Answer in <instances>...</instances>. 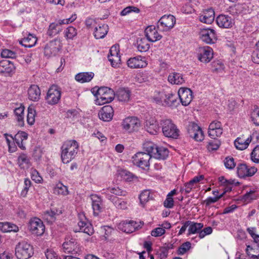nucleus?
Segmentation results:
<instances>
[{
  "label": "nucleus",
  "mask_w": 259,
  "mask_h": 259,
  "mask_svg": "<svg viewBox=\"0 0 259 259\" xmlns=\"http://www.w3.org/2000/svg\"><path fill=\"white\" fill-rule=\"evenodd\" d=\"M165 97V93L157 92L153 97L154 101L157 104H164V99Z\"/></svg>",
  "instance_id": "57"
},
{
  "label": "nucleus",
  "mask_w": 259,
  "mask_h": 259,
  "mask_svg": "<svg viewBox=\"0 0 259 259\" xmlns=\"http://www.w3.org/2000/svg\"><path fill=\"white\" fill-rule=\"evenodd\" d=\"M176 23V18L171 15H164L157 22V27L161 31H167L170 30Z\"/></svg>",
  "instance_id": "9"
},
{
  "label": "nucleus",
  "mask_w": 259,
  "mask_h": 259,
  "mask_svg": "<svg viewBox=\"0 0 259 259\" xmlns=\"http://www.w3.org/2000/svg\"><path fill=\"white\" fill-rule=\"evenodd\" d=\"M1 56L3 58H14L16 57V53L8 49H5L2 51L1 52Z\"/></svg>",
  "instance_id": "59"
},
{
  "label": "nucleus",
  "mask_w": 259,
  "mask_h": 259,
  "mask_svg": "<svg viewBox=\"0 0 259 259\" xmlns=\"http://www.w3.org/2000/svg\"><path fill=\"white\" fill-rule=\"evenodd\" d=\"M168 81L174 84H182L185 82V79L182 74L174 72L170 74L168 77Z\"/></svg>",
  "instance_id": "38"
},
{
  "label": "nucleus",
  "mask_w": 259,
  "mask_h": 259,
  "mask_svg": "<svg viewBox=\"0 0 259 259\" xmlns=\"http://www.w3.org/2000/svg\"><path fill=\"white\" fill-rule=\"evenodd\" d=\"M214 19V12L212 9H208L203 12L199 16V20L203 23L211 24Z\"/></svg>",
  "instance_id": "30"
},
{
  "label": "nucleus",
  "mask_w": 259,
  "mask_h": 259,
  "mask_svg": "<svg viewBox=\"0 0 259 259\" xmlns=\"http://www.w3.org/2000/svg\"><path fill=\"white\" fill-rule=\"evenodd\" d=\"M28 227L31 233L36 236L42 235L45 230V227L42 221L37 218L30 219Z\"/></svg>",
  "instance_id": "11"
},
{
  "label": "nucleus",
  "mask_w": 259,
  "mask_h": 259,
  "mask_svg": "<svg viewBox=\"0 0 259 259\" xmlns=\"http://www.w3.org/2000/svg\"><path fill=\"white\" fill-rule=\"evenodd\" d=\"M200 37L203 41L208 44H214L217 40L215 31L210 28L202 29L200 32Z\"/></svg>",
  "instance_id": "14"
},
{
  "label": "nucleus",
  "mask_w": 259,
  "mask_h": 259,
  "mask_svg": "<svg viewBox=\"0 0 259 259\" xmlns=\"http://www.w3.org/2000/svg\"><path fill=\"white\" fill-rule=\"evenodd\" d=\"M165 232L164 229L162 228H157L151 231V234L154 237L161 236Z\"/></svg>",
  "instance_id": "64"
},
{
  "label": "nucleus",
  "mask_w": 259,
  "mask_h": 259,
  "mask_svg": "<svg viewBox=\"0 0 259 259\" xmlns=\"http://www.w3.org/2000/svg\"><path fill=\"white\" fill-rule=\"evenodd\" d=\"M251 118L253 123L259 126V108H255L251 114Z\"/></svg>",
  "instance_id": "53"
},
{
  "label": "nucleus",
  "mask_w": 259,
  "mask_h": 259,
  "mask_svg": "<svg viewBox=\"0 0 259 259\" xmlns=\"http://www.w3.org/2000/svg\"><path fill=\"white\" fill-rule=\"evenodd\" d=\"M28 98L32 101H38L40 99V90L38 85L33 84L30 86L27 91Z\"/></svg>",
  "instance_id": "28"
},
{
  "label": "nucleus",
  "mask_w": 259,
  "mask_h": 259,
  "mask_svg": "<svg viewBox=\"0 0 259 259\" xmlns=\"http://www.w3.org/2000/svg\"><path fill=\"white\" fill-rule=\"evenodd\" d=\"M160 125L165 137L172 139L178 138L179 136V130L171 119H162L160 121Z\"/></svg>",
  "instance_id": "3"
},
{
  "label": "nucleus",
  "mask_w": 259,
  "mask_h": 259,
  "mask_svg": "<svg viewBox=\"0 0 259 259\" xmlns=\"http://www.w3.org/2000/svg\"><path fill=\"white\" fill-rule=\"evenodd\" d=\"M76 15L73 14L69 18L60 20L57 23H52L49 27L47 34L50 36H54L62 30V24H68L72 22L76 19Z\"/></svg>",
  "instance_id": "7"
},
{
  "label": "nucleus",
  "mask_w": 259,
  "mask_h": 259,
  "mask_svg": "<svg viewBox=\"0 0 259 259\" xmlns=\"http://www.w3.org/2000/svg\"><path fill=\"white\" fill-rule=\"evenodd\" d=\"M114 110L110 105L103 106L100 110L98 116L101 120L104 121H110L113 118Z\"/></svg>",
  "instance_id": "21"
},
{
  "label": "nucleus",
  "mask_w": 259,
  "mask_h": 259,
  "mask_svg": "<svg viewBox=\"0 0 259 259\" xmlns=\"http://www.w3.org/2000/svg\"><path fill=\"white\" fill-rule=\"evenodd\" d=\"M120 175L123 179L126 181H131L135 178V176L132 173L126 170H122Z\"/></svg>",
  "instance_id": "55"
},
{
  "label": "nucleus",
  "mask_w": 259,
  "mask_h": 259,
  "mask_svg": "<svg viewBox=\"0 0 259 259\" xmlns=\"http://www.w3.org/2000/svg\"><path fill=\"white\" fill-rule=\"evenodd\" d=\"M64 251L71 253L72 255L79 254L82 251L81 247L79 246L75 239L67 238L62 245Z\"/></svg>",
  "instance_id": "8"
},
{
  "label": "nucleus",
  "mask_w": 259,
  "mask_h": 259,
  "mask_svg": "<svg viewBox=\"0 0 259 259\" xmlns=\"http://www.w3.org/2000/svg\"><path fill=\"white\" fill-rule=\"evenodd\" d=\"M10 137L12 140L15 141L16 143L21 149L24 150L25 149L23 141L26 140L28 138V134L26 132L19 131L15 135L14 137L11 136H10Z\"/></svg>",
  "instance_id": "29"
},
{
  "label": "nucleus",
  "mask_w": 259,
  "mask_h": 259,
  "mask_svg": "<svg viewBox=\"0 0 259 259\" xmlns=\"http://www.w3.org/2000/svg\"><path fill=\"white\" fill-rule=\"evenodd\" d=\"M127 65L131 68H140L146 66L147 64L142 57L139 56L130 58L127 61Z\"/></svg>",
  "instance_id": "26"
},
{
  "label": "nucleus",
  "mask_w": 259,
  "mask_h": 259,
  "mask_svg": "<svg viewBox=\"0 0 259 259\" xmlns=\"http://www.w3.org/2000/svg\"><path fill=\"white\" fill-rule=\"evenodd\" d=\"M78 150V145L75 140L64 143L61 147V159L64 163H68L73 159Z\"/></svg>",
  "instance_id": "1"
},
{
  "label": "nucleus",
  "mask_w": 259,
  "mask_h": 259,
  "mask_svg": "<svg viewBox=\"0 0 259 259\" xmlns=\"http://www.w3.org/2000/svg\"><path fill=\"white\" fill-rule=\"evenodd\" d=\"M247 231L254 239L255 243H258L259 241V235L255 233V228L253 227L248 228Z\"/></svg>",
  "instance_id": "63"
},
{
  "label": "nucleus",
  "mask_w": 259,
  "mask_h": 259,
  "mask_svg": "<svg viewBox=\"0 0 259 259\" xmlns=\"http://www.w3.org/2000/svg\"><path fill=\"white\" fill-rule=\"evenodd\" d=\"M108 200L111 201L115 207L118 209H125L129 206L127 201L118 197H111L108 195Z\"/></svg>",
  "instance_id": "34"
},
{
  "label": "nucleus",
  "mask_w": 259,
  "mask_h": 259,
  "mask_svg": "<svg viewBox=\"0 0 259 259\" xmlns=\"http://www.w3.org/2000/svg\"><path fill=\"white\" fill-rule=\"evenodd\" d=\"M256 48L252 54V61L257 64H259V40L256 44Z\"/></svg>",
  "instance_id": "58"
},
{
  "label": "nucleus",
  "mask_w": 259,
  "mask_h": 259,
  "mask_svg": "<svg viewBox=\"0 0 259 259\" xmlns=\"http://www.w3.org/2000/svg\"><path fill=\"white\" fill-rule=\"evenodd\" d=\"M250 142L251 139L250 138H247V139L238 138L234 141V145L237 149L242 150L245 149L248 147Z\"/></svg>",
  "instance_id": "39"
},
{
  "label": "nucleus",
  "mask_w": 259,
  "mask_h": 259,
  "mask_svg": "<svg viewBox=\"0 0 259 259\" xmlns=\"http://www.w3.org/2000/svg\"><path fill=\"white\" fill-rule=\"evenodd\" d=\"M148 41L145 38H138L137 39V48L138 50L140 52H146L147 51L150 47Z\"/></svg>",
  "instance_id": "40"
},
{
  "label": "nucleus",
  "mask_w": 259,
  "mask_h": 259,
  "mask_svg": "<svg viewBox=\"0 0 259 259\" xmlns=\"http://www.w3.org/2000/svg\"><path fill=\"white\" fill-rule=\"evenodd\" d=\"M108 60L110 62L111 65L113 67H116L120 63V56L119 54L115 56L108 55Z\"/></svg>",
  "instance_id": "46"
},
{
  "label": "nucleus",
  "mask_w": 259,
  "mask_h": 259,
  "mask_svg": "<svg viewBox=\"0 0 259 259\" xmlns=\"http://www.w3.org/2000/svg\"><path fill=\"white\" fill-rule=\"evenodd\" d=\"M31 182L28 179H25L24 180V188L21 191V195L22 197H25L27 194L29 188L30 187Z\"/></svg>",
  "instance_id": "61"
},
{
  "label": "nucleus",
  "mask_w": 259,
  "mask_h": 259,
  "mask_svg": "<svg viewBox=\"0 0 259 259\" xmlns=\"http://www.w3.org/2000/svg\"><path fill=\"white\" fill-rule=\"evenodd\" d=\"M102 194L105 195L106 198L108 199V195L112 197H117V196H124L126 195V192L122 190L118 186H114L109 187L106 189H103Z\"/></svg>",
  "instance_id": "20"
},
{
  "label": "nucleus",
  "mask_w": 259,
  "mask_h": 259,
  "mask_svg": "<svg viewBox=\"0 0 259 259\" xmlns=\"http://www.w3.org/2000/svg\"><path fill=\"white\" fill-rule=\"evenodd\" d=\"M76 34V30L72 26L68 27L65 31V36L68 39H73Z\"/></svg>",
  "instance_id": "56"
},
{
  "label": "nucleus",
  "mask_w": 259,
  "mask_h": 259,
  "mask_svg": "<svg viewBox=\"0 0 259 259\" xmlns=\"http://www.w3.org/2000/svg\"><path fill=\"white\" fill-rule=\"evenodd\" d=\"M144 149L151 154L152 157L158 159H165L168 155V150L163 147H158L151 142H147L143 144Z\"/></svg>",
  "instance_id": "2"
},
{
  "label": "nucleus",
  "mask_w": 259,
  "mask_h": 259,
  "mask_svg": "<svg viewBox=\"0 0 259 259\" xmlns=\"http://www.w3.org/2000/svg\"><path fill=\"white\" fill-rule=\"evenodd\" d=\"M151 157L152 156L150 152H139L133 156V162L135 165L144 169L149 167Z\"/></svg>",
  "instance_id": "6"
},
{
  "label": "nucleus",
  "mask_w": 259,
  "mask_h": 259,
  "mask_svg": "<svg viewBox=\"0 0 259 259\" xmlns=\"http://www.w3.org/2000/svg\"><path fill=\"white\" fill-rule=\"evenodd\" d=\"M108 26L107 24H100L96 27L94 31V36L97 39L104 38L108 32Z\"/></svg>",
  "instance_id": "36"
},
{
  "label": "nucleus",
  "mask_w": 259,
  "mask_h": 259,
  "mask_svg": "<svg viewBox=\"0 0 259 259\" xmlns=\"http://www.w3.org/2000/svg\"><path fill=\"white\" fill-rule=\"evenodd\" d=\"M251 160L255 163H259V146H256L250 154Z\"/></svg>",
  "instance_id": "54"
},
{
  "label": "nucleus",
  "mask_w": 259,
  "mask_h": 259,
  "mask_svg": "<svg viewBox=\"0 0 259 259\" xmlns=\"http://www.w3.org/2000/svg\"><path fill=\"white\" fill-rule=\"evenodd\" d=\"M15 69V67L14 64L10 61L4 60L0 61V73L7 75L13 72Z\"/></svg>",
  "instance_id": "27"
},
{
  "label": "nucleus",
  "mask_w": 259,
  "mask_h": 259,
  "mask_svg": "<svg viewBox=\"0 0 259 259\" xmlns=\"http://www.w3.org/2000/svg\"><path fill=\"white\" fill-rule=\"evenodd\" d=\"M55 192L63 195H67L68 194L67 187L62 183L58 184L55 188Z\"/></svg>",
  "instance_id": "47"
},
{
  "label": "nucleus",
  "mask_w": 259,
  "mask_h": 259,
  "mask_svg": "<svg viewBox=\"0 0 259 259\" xmlns=\"http://www.w3.org/2000/svg\"><path fill=\"white\" fill-rule=\"evenodd\" d=\"M118 229L126 233H131L138 229L137 223L134 221L123 222L118 225Z\"/></svg>",
  "instance_id": "25"
},
{
  "label": "nucleus",
  "mask_w": 259,
  "mask_h": 259,
  "mask_svg": "<svg viewBox=\"0 0 259 259\" xmlns=\"http://www.w3.org/2000/svg\"><path fill=\"white\" fill-rule=\"evenodd\" d=\"M24 106L16 108L14 110V113L17 116L16 119L20 126H23L24 125Z\"/></svg>",
  "instance_id": "44"
},
{
  "label": "nucleus",
  "mask_w": 259,
  "mask_h": 259,
  "mask_svg": "<svg viewBox=\"0 0 259 259\" xmlns=\"http://www.w3.org/2000/svg\"><path fill=\"white\" fill-rule=\"evenodd\" d=\"M122 125L124 130L132 133L139 129L141 122L137 117H128L123 120Z\"/></svg>",
  "instance_id": "13"
},
{
  "label": "nucleus",
  "mask_w": 259,
  "mask_h": 259,
  "mask_svg": "<svg viewBox=\"0 0 259 259\" xmlns=\"http://www.w3.org/2000/svg\"><path fill=\"white\" fill-rule=\"evenodd\" d=\"M224 193L220 195V196H214L213 197H209L205 200L204 203L206 204V205L208 206L211 203H213L218 201L219 199L223 197Z\"/></svg>",
  "instance_id": "62"
},
{
  "label": "nucleus",
  "mask_w": 259,
  "mask_h": 259,
  "mask_svg": "<svg viewBox=\"0 0 259 259\" xmlns=\"http://www.w3.org/2000/svg\"><path fill=\"white\" fill-rule=\"evenodd\" d=\"M217 24L220 27L229 28L234 24V20L228 15H220L216 19Z\"/></svg>",
  "instance_id": "22"
},
{
  "label": "nucleus",
  "mask_w": 259,
  "mask_h": 259,
  "mask_svg": "<svg viewBox=\"0 0 259 259\" xmlns=\"http://www.w3.org/2000/svg\"><path fill=\"white\" fill-rule=\"evenodd\" d=\"M94 76V73L92 72H81L75 76V79L81 83L90 81Z\"/></svg>",
  "instance_id": "37"
},
{
  "label": "nucleus",
  "mask_w": 259,
  "mask_h": 259,
  "mask_svg": "<svg viewBox=\"0 0 259 259\" xmlns=\"http://www.w3.org/2000/svg\"><path fill=\"white\" fill-rule=\"evenodd\" d=\"M78 226L79 228V232H82L89 235H92L94 233V229L92 225L87 222L85 218L84 220L80 218V221L78 223Z\"/></svg>",
  "instance_id": "31"
},
{
  "label": "nucleus",
  "mask_w": 259,
  "mask_h": 259,
  "mask_svg": "<svg viewBox=\"0 0 259 259\" xmlns=\"http://www.w3.org/2000/svg\"><path fill=\"white\" fill-rule=\"evenodd\" d=\"M191 247V244L190 242H186L183 243L178 250V254L183 255L189 250Z\"/></svg>",
  "instance_id": "50"
},
{
  "label": "nucleus",
  "mask_w": 259,
  "mask_h": 259,
  "mask_svg": "<svg viewBox=\"0 0 259 259\" xmlns=\"http://www.w3.org/2000/svg\"><path fill=\"white\" fill-rule=\"evenodd\" d=\"M61 96V89L57 85H52L48 91L46 98L47 102L50 105H55L60 101Z\"/></svg>",
  "instance_id": "10"
},
{
  "label": "nucleus",
  "mask_w": 259,
  "mask_h": 259,
  "mask_svg": "<svg viewBox=\"0 0 259 259\" xmlns=\"http://www.w3.org/2000/svg\"><path fill=\"white\" fill-rule=\"evenodd\" d=\"M257 171V168L254 166H250L244 163L238 165L237 174L240 178L251 177Z\"/></svg>",
  "instance_id": "16"
},
{
  "label": "nucleus",
  "mask_w": 259,
  "mask_h": 259,
  "mask_svg": "<svg viewBox=\"0 0 259 259\" xmlns=\"http://www.w3.org/2000/svg\"><path fill=\"white\" fill-rule=\"evenodd\" d=\"M35 113L36 112L34 108L28 107L27 121L29 124L32 125L34 123Z\"/></svg>",
  "instance_id": "45"
},
{
  "label": "nucleus",
  "mask_w": 259,
  "mask_h": 259,
  "mask_svg": "<svg viewBox=\"0 0 259 259\" xmlns=\"http://www.w3.org/2000/svg\"><path fill=\"white\" fill-rule=\"evenodd\" d=\"M178 96L182 105L185 106L191 103L193 98L192 92L188 88H180L178 91Z\"/></svg>",
  "instance_id": "18"
},
{
  "label": "nucleus",
  "mask_w": 259,
  "mask_h": 259,
  "mask_svg": "<svg viewBox=\"0 0 259 259\" xmlns=\"http://www.w3.org/2000/svg\"><path fill=\"white\" fill-rule=\"evenodd\" d=\"M225 167L230 169H232L235 166L234 158L232 157H227L224 160Z\"/></svg>",
  "instance_id": "60"
},
{
  "label": "nucleus",
  "mask_w": 259,
  "mask_h": 259,
  "mask_svg": "<svg viewBox=\"0 0 259 259\" xmlns=\"http://www.w3.org/2000/svg\"><path fill=\"white\" fill-rule=\"evenodd\" d=\"M19 44L26 48H31L35 46L37 42V38L34 35L29 33L27 37L19 40Z\"/></svg>",
  "instance_id": "33"
},
{
  "label": "nucleus",
  "mask_w": 259,
  "mask_h": 259,
  "mask_svg": "<svg viewBox=\"0 0 259 259\" xmlns=\"http://www.w3.org/2000/svg\"><path fill=\"white\" fill-rule=\"evenodd\" d=\"M179 104L177 97L176 94L172 93H165L163 105L170 107H177Z\"/></svg>",
  "instance_id": "32"
},
{
  "label": "nucleus",
  "mask_w": 259,
  "mask_h": 259,
  "mask_svg": "<svg viewBox=\"0 0 259 259\" xmlns=\"http://www.w3.org/2000/svg\"><path fill=\"white\" fill-rule=\"evenodd\" d=\"M213 57L212 49L206 46L199 48L198 49V58L199 60L203 63H208Z\"/></svg>",
  "instance_id": "17"
},
{
  "label": "nucleus",
  "mask_w": 259,
  "mask_h": 259,
  "mask_svg": "<svg viewBox=\"0 0 259 259\" xmlns=\"http://www.w3.org/2000/svg\"><path fill=\"white\" fill-rule=\"evenodd\" d=\"M131 92L128 88H120L116 92V96L120 102H127L130 99Z\"/></svg>",
  "instance_id": "35"
},
{
  "label": "nucleus",
  "mask_w": 259,
  "mask_h": 259,
  "mask_svg": "<svg viewBox=\"0 0 259 259\" xmlns=\"http://www.w3.org/2000/svg\"><path fill=\"white\" fill-rule=\"evenodd\" d=\"M18 163L21 168L25 167L24 164L26 165V166H28L29 163V158L25 154L20 155L18 157Z\"/></svg>",
  "instance_id": "52"
},
{
  "label": "nucleus",
  "mask_w": 259,
  "mask_h": 259,
  "mask_svg": "<svg viewBox=\"0 0 259 259\" xmlns=\"http://www.w3.org/2000/svg\"><path fill=\"white\" fill-rule=\"evenodd\" d=\"M91 199L94 214L97 216L103 211L104 208L102 199L101 197L96 194L91 195Z\"/></svg>",
  "instance_id": "19"
},
{
  "label": "nucleus",
  "mask_w": 259,
  "mask_h": 259,
  "mask_svg": "<svg viewBox=\"0 0 259 259\" xmlns=\"http://www.w3.org/2000/svg\"><path fill=\"white\" fill-rule=\"evenodd\" d=\"M57 212V210H47L44 212L43 218L48 223L52 224L55 221L56 215L59 214Z\"/></svg>",
  "instance_id": "43"
},
{
  "label": "nucleus",
  "mask_w": 259,
  "mask_h": 259,
  "mask_svg": "<svg viewBox=\"0 0 259 259\" xmlns=\"http://www.w3.org/2000/svg\"><path fill=\"white\" fill-rule=\"evenodd\" d=\"M223 133V128H217L213 130H208V134L209 136L213 139L220 137Z\"/></svg>",
  "instance_id": "48"
},
{
  "label": "nucleus",
  "mask_w": 259,
  "mask_h": 259,
  "mask_svg": "<svg viewBox=\"0 0 259 259\" xmlns=\"http://www.w3.org/2000/svg\"><path fill=\"white\" fill-rule=\"evenodd\" d=\"M140 203L144 205L150 199V192L148 190L143 191L139 196Z\"/></svg>",
  "instance_id": "49"
},
{
  "label": "nucleus",
  "mask_w": 259,
  "mask_h": 259,
  "mask_svg": "<svg viewBox=\"0 0 259 259\" xmlns=\"http://www.w3.org/2000/svg\"><path fill=\"white\" fill-rule=\"evenodd\" d=\"M189 223H190V225L189 226L188 230V235L197 233L203 227V224L202 223H195V222H192L190 221H189Z\"/></svg>",
  "instance_id": "42"
},
{
  "label": "nucleus",
  "mask_w": 259,
  "mask_h": 259,
  "mask_svg": "<svg viewBox=\"0 0 259 259\" xmlns=\"http://www.w3.org/2000/svg\"><path fill=\"white\" fill-rule=\"evenodd\" d=\"M100 104H104L112 101L115 97V93L111 89L103 87L99 88L95 95Z\"/></svg>",
  "instance_id": "5"
},
{
  "label": "nucleus",
  "mask_w": 259,
  "mask_h": 259,
  "mask_svg": "<svg viewBox=\"0 0 259 259\" xmlns=\"http://www.w3.org/2000/svg\"><path fill=\"white\" fill-rule=\"evenodd\" d=\"M61 46L60 40L55 39L48 43L44 49V54L46 56L51 57L55 56L61 50Z\"/></svg>",
  "instance_id": "15"
},
{
  "label": "nucleus",
  "mask_w": 259,
  "mask_h": 259,
  "mask_svg": "<svg viewBox=\"0 0 259 259\" xmlns=\"http://www.w3.org/2000/svg\"><path fill=\"white\" fill-rule=\"evenodd\" d=\"M33 253V246L25 241L19 242L15 246V256L18 259H28Z\"/></svg>",
  "instance_id": "4"
},
{
  "label": "nucleus",
  "mask_w": 259,
  "mask_h": 259,
  "mask_svg": "<svg viewBox=\"0 0 259 259\" xmlns=\"http://www.w3.org/2000/svg\"><path fill=\"white\" fill-rule=\"evenodd\" d=\"M0 230L4 232H17L18 231L19 229L18 227L14 224L9 222H0Z\"/></svg>",
  "instance_id": "41"
},
{
  "label": "nucleus",
  "mask_w": 259,
  "mask_h": 259,
  "mask_svg": "<svg viewBox=\"0 0 259 259\" xmlns=\"http://www.w3.org/2000/svg\"><path fill=\"white\" fill-rule=\"evenodd\" d=\"M140 11V9L137 7L135 6H128L121 11L120 12V15L122 16H125L132 12L139 13Z\"/></svg>",
  "instance_id": "51"
},
{
  "label": "nucleus",
  "mask_w": 259,
  "mask_h": 259,
  "mask_svg": "<svg viewBox=\"0 0 259 259\" xmlns=\"http://www.w3.org/2000/svg\"><path fill=\"white\" fill-rule=\"evenodd\" d=\"M187 132L189 136L196 141L203 140L204 135L199 126L194 122H189L187 126Z\"/></svg>",
  "instance_id": "12"
},
{
  "label": "nucleus",
  "mask_w": 259,
  "mask_h": 259,
  "mask_svg": "<svg viewBox=\"0 0 259 259\" xmlns=\"http://www.w3.org/2000/svg\"><path fill=\"white\" fill-rule=\"evenodd\" d=\"M145 32L147 39L151 42H155L162 38V36L158 33L155 26H148Z\"/></svg>",
  "instance_id": "23"
},
{
  "label": "nucleus",
  "mask_w": 259,
  "mask_h": 259,
  "mask_svg": "<svg viewBox=\"0 0 259 259\" xmlns=\"http://www.w3.org/2000/svg\"><path fill=\"white\" fill-rule=\"evenodd\" d=\"M144 127L149 133L155 135L159 131L160 126L156 120L153 117H151L146 120Z\"/></svg>",
  "instance_id": "24"
}]
</instances>
